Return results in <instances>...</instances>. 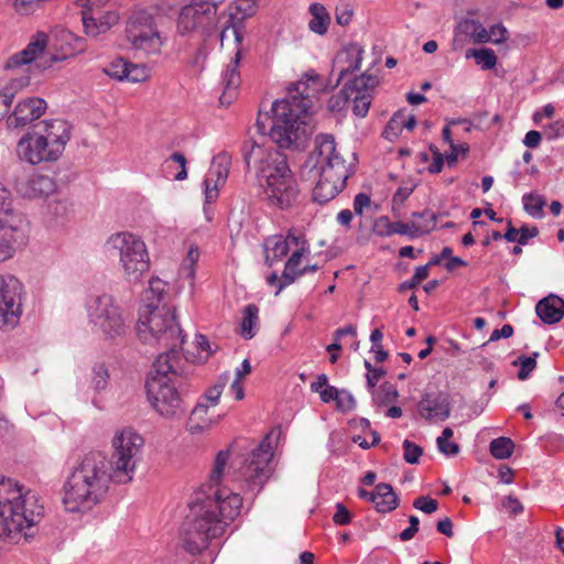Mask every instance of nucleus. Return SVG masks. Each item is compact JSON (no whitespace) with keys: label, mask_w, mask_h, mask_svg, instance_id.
<instances>
[{"label":"nucleus","mask_w":564,"mask_h":564,"mask_svg":"<svg viewBox=\"0 0 564 564\" xmlns=\"http://www.w3.org/2000/svg\"><path fill=\"white\" fill-rule=\"evenodd\" d=\"M229 456L228 449L217 453L208 482L194 494L189 502L181 538L183 547L191 554L203 552L214 540L220 539L229 521L240 513V495L219 484Z\"/></svg>","instance_id":"nucleus-1"},{"label":"nucleus","mask_w":564,"mask_h":564,"mask_svg":"<svg viewBox=\"0 0 564 564\" xmlns=\"http://www.w3.org/2000/svg\"><path fill=\"white\" fill-rule=\"evenodd\" d=\"M322 77L315 72L306 73L302 79L288 89V97L272 104L270 117L259 113L257 128L261 134H268L280 148L290 149L304 143L313 132L311 110L313 100L323 90Z\"/></svg>","instance_id":"nucleus-2"},{"label":"nucleus","mask_w":564,"mask_h":564,"mask_svg":"<svg viewBox=\"0 0 564 564\" xmlns=\"http://www.w3.org/2000/svg\"><path fill=\"white\" fill-rule=\"evenodd\" d=\"M242 156L247 169L254 170L268 204L280 209L290 208L297 198L299 187L283 153L256 142H246Z\"/></svg>","instance_id":"nucleus-3"},{"label":"nucleus","mask_w":564,"mask_h":564,"mask_svg":"<svg viewBox=\"0 0 564 564\" xmlns=\"http://www.w3.org/2000/svg\"><path fill=\"white\" fill-rule=\"evenodd\" d=\"M112 476L109 463L99 452L84 456L63 485V505L67 512L85 513L101 502Z\"/></svg>","instance_id":"nucleus-4"},{"label":"nucleus","mask_w":564,"mask_h":564,"mask_svg":"<svg viewBox=\"0 0 564 564\" xmlns=\"http://www.w3.org/2000/svg\"><path fill=\"white\" fill-rule=\"evenodd\" d=\"M306 166L317 177L312 195L313 200L321 205L335 198L354 174L352 164L346 162L336 147L335 138L328 133L315 137Z\"/></svg>","instance_id":"nucleus-5"},{"label":"nucleus","mask_w":564,"mask_h":564,"mask_svg":"<svg viewBox=\"0 0 564 564\" xmlns=\"http://www.w3.org/2000/svg\"><path fill=\"white\" fill-rule=\"evenodd\" d=\"M44 508L31 490L11 478L2 477V540L13 544L29 542Z\"/></svg>","instance_id":"nucleus-6"},{"label":"nucleus","mask_w":564,"mask_h":564,"mask_svg":"<svg viewBox=\"0 0 564 564\" xmlns=\"http://www.w3.org/2000/svg\"><path fill=\"white\" fill-rule=\"evenodd\" d=\"M70 124L63 119L43 120L17 143V154L31 165L58 161L70 140Z\"/></svg>","instance_id":"nucleus-7"},{"label":"nucleus","mask_w":564,"mask_h":564,"mask_svg":"<svg viewBox=\"0 0 564 564\" xmlns=\"http://www.w3.org/2000/svg\"><path fill=\"white\" fill-rule=\"evenodd\" d=\"M173 352L160 354L145 382L147 397L153 410L166 420H180L186 409L177 390Z\"/></svg>","instance_id":"nucleus-8"},{"label":"nucleus","mask_w":564,"mask_h":564,"mask_svg":"<svg viewBox=\"0 0 564 564\" xmlns=\"http://www.w3.org/2000/svg\"><path fill=\"white\" fill-rule=\"evenodd\" d=\"M137 330L141 340H155L169 349L166 352H173L174 359H178L177 349L182 347L184 336L171 307L153 303L143 305L140 308Z\"/></svg>","instance_id":"nucleus-9"},{"label":"nucleus","mask_w":564,"mask_h":564,"mask_svg":"<svg viewBox=\"0 0 564 564\" xmlns=\"http://www.w3.org/2000/svg\"><path fill=\"white\" fill-rule=\"evenodd\" d=\"M163 18L148 9L133 10L126 22V39L134 51L159 55L169 36L162 30Z\"/></svg>","instance_id":"nucleus-10"},{"label":"nucleus","mask_w":564,"mask_h":564,"mask_svg":"<svg viewBox=\"0 0 564 564\" xmlns=\"http://www.w3.org/2000/svg\"><path fill=\"white\" fill-rule=\"evenodd\" d=\"M88 323L105 340L122 339L129 325L122 308L109 294L90 296L86 301Z\"/></svg>","instance_id":"nucleus-11"},{"label":"nucleus","mask_w":564,"mask_h":564,"mask_svg":"<svg viewBox=\"0 0 564 564\" xmlns=\"http://www.w3.org/2000/svg\"><path fill=\"white\" fill-rule=\"evenodd\" d=\"M108 251L119 257L126 279L138 282L150 268V258L144 241L129 231L111 235L106 241Z\"/></svg>","instance_id":"nucleus-12"},{"label":"nucleus","mask_w":564,"mask_h":564,"mask_svg":"<svg viewBox=\"0 0 564 564\" xmlns=\"http://www.w3.org/2000/svg\"><path fill=\"white\" fill-rule=\"evenodd\" d=\"M113 453L110 460L112 481L130 482L142 459L144 438L132 429L118 431L112 438Z\"/></svg>","instance_id":"nucleus-13"},{"label":"nucleus","mask_w":564,"mask_h":564,"mask_svg":"<svg viewBox=\"0 0 564 564\" xmlns=\"http://www.w3.org/2000/svg\"><path fill=\"white\" fill-rule=\"evenodd\" d=\"M224 0H191L183 6L176 20V32L182 36L198 34L212 36L219 24L218 8Z\"/></svg>","instance_id":"nucleus-14"},{"label":"nucleus","mask_w":564,"mask_h":564,"mask_svg":"<svg viewBox=\"0 0 564 564\" xmlns=\"http://www.w3.org/2000/svg\"><path fill=\"white\" fill-rule=\"evenodd\" d=\"M272 434H268L240 467L238 480L250 491L259 492L270 477L269 463L273 457Z\"/></svg>","instance_id":"nucleus-15"},{"label":"nucleus","mask_w":564,"mask_h":564,"mask_svg":"<svg viewBox=\"0 0 564 564\" xmlns=\"http://www.w3.org/2000/svg\"><path fill=\"white\" fill-rule=\"evenodd\" d=\"M30 226L25 216L13 209L2 212V261L13 258L29 242Z\"/></svg>","instance_id":"nucleus-16"},{"label":"nucleus","mask_w":564,"mask_h":564,"mask_svg":"<svg viewBox=\"0 0 564 564\" xmlns=\"http://www.w3.org/2000/svg\"><path fill=\"white\" fill-rule=\"evenodd\" d=\"M378 84L377 76L365 73L345 85L344 94L352 101L354 115L360 118L367 116L372 100V91Z\"/></svg>","instance_id":"nucleus-17"},{"label":"nucleus","mask_w":564,"mask_h":564,"mask_svg":"<svg viewBox=\"0 0 564 564\" xmlns=\"http://www.w3.org/2000/svg\"><path fill=\"white\" fill-rule=\"evenodd\" d=\"M230 165L231 155L229 153L220 152L214 156L210 169L204 180V194L206 203H213L218 198V187L226 182Z\"/></svg>","instance_id":"nucleus-18"},{"label":"nucleus","mask_w":564,"mask_h":564,"mask_svg":"<svg viewBox=\"0 0 564 564\" xmlns=\"http://www.w3.org/2000/svg\"><path fill=\"white\" fill-rule=\"evenodd\" d=\"M46 101L42 98L32 97L20 101L13 112L7 118L8 129L25 127L39 119L46 109Z\"/></svg>","instance_id":"nucleus-19"},{"label":"nucleus","mask_w":564,"mask_h":564,"mask_svg":"<svg viewBox=\"0 0 564 564\" xmlns=\"http://www.w3.org/2000/svg\"><path fill=\"white\" fill-rule=\"evenodd\" d=\"M260 0H235L228 7V14L231 21V26H226L220 32V42L223 43L226 36V33L231 30L237 45H241L243 36L240 28L237 23H241L245 20L254 15L259 9Z\"/></svg>","instance_id":"nucleus-20"},{"label":"nucleus","mask_w":564,"mask_h":564,"mask_svg":"<svg viewBox=\"0 0 564 564\" xmlns=\"http://www.w3.org/2000/svg\"><path fill=\"white\" fill-rule=\"evenodd\" d=\"M362 47L357 43H351L340 50L333 62V73L337 74L336 85H338L349 73L358 70L362 62Z\"/></svg>","instance_id":"nucleus-21"},{"label":"nucleus","mask_w":564,"mask_h":564,"mask_svg":"<svg viewBox=\"0 0 564 564\" xmlns=\"http://www.w3.org/2000/svg\"><path fill=\"white\" fill-rule=\"evenodd\" d=\"M420 415L426 421H445L451 415L448 397L444 393H426L417 404Z\"/></svg>","instance_id":"nucleus-22"},{"label":"nucleus","mask_w":564,"mask_h":564,"mask_svg":"<svg viewBox=\"0 0 564 564\" xmlns=\"http://www.w3.org/2000/svg\"><path fill=\"white\" fill-rule=\"evenodd\" d=\"M48 35L43 31H37L24 50L13 54L6 64V69L10 70L35 61L46 48Z\"/></svg>","instance_id":"nucleus-23"},{"label":"nucleus","mask_w":564,"mask_h":564,"mask_svg":"<svg viewBox=\"0 0 564 564\" xmlns=\"http://www.w3.org/2000/svg\"><path fill=\"white\" fill-rule=\"evenodd\" d=\"M119 19L120 17L117 11H106L104 13L98 12L97 14H94L90 11L82 12L85 33L93 37L109 31L119 22Z\"/></svg>","instance_id":"nucleus-24"},{"label":"nucleus","mask_w":564,"mask_h":564,"mask_svg":"<svg viewBox=\"0 0 564 564\" xmlns=\"http://www.w3.org/2000/svg\"><path fill=\"white\" fill-rule=\"evenodd\" d=\"M241 58L240 48L237 50L235 57L226 66L223 76V94L219 98L223 105H229L237 96V90L241 84L240 73L238 70Z\"/></svg>","instance_id":"nucleus-25"},{"label":"nucleus","mask_w":564,"mask_h":564,"mask_svg":"<svg viewBox=\"0 0 564 564\" xmlns=\"http://www.w3.org/2000/svg\"><path fill=\"white\" fill-rule=\"evenodd\" d=\"M376 235L380 237H391L393 235L408 236L411 239L420 237V234L426 231L420 226L408 225V223H392L388 216H380L373 224Z\"/></svg>","instance_id":"nucleus-26"},{"label":"nucleus","mask_w":564,"mask_h":564,"mask_svg":"<svg viewBox=\"0 0 564 564\" xmlns=\"http://www.w3.org/2000/svg\"><path fill=\"white\" fill-rule=\"evenodd\" d=\"M301 238L294 234H289L286 237L272 236L264 241L265 262L272 267L275 262L285 257L291 246H299Z\"/></svg>","instance_id":"nucleus-27"},{"label":"nucleus","mask_w":564,"mask_h":564,"mask_svg":"<svg viewBox=\"0 0 564 564\" xmlns=\"http://www.w3.org/2000/svg\"><path fill=\"white\" fill-rule=\"evenodd\" d=\"M57 185L53 177L43 174H36L22 183L19 191L28 198H42L56 192Z\"/></svg>","instance_id":"nucleus-28"},{"label":"nucleus","mask_w":564,"mask_h":564,"mask_svg":"<svg viewBox=\"0 0 564 564\" xmlns=\"http://www.w3.org/2000/svg\"><path fill=\"white\" fill-rule=\"evenodd\" d=\"M535 312L543 323L555 324L564 316V301L557 295H549L538 302Z\"/></svg>","instance_id":"nucleus-29"},{"label":"nucleus","mask_w":564,"mask_h":564,"mask_svg":"<svg viewBox=\"0 0 564 564\" xmlns=\"http://www.w3.org/2000/svg\"><path fill=\"white\" fill-rule=\"evenodd\" d=\"M371 502L375 503L378 512L387 513L398 507L399 499L392 486L381 482L376 486V496H371Z\"/></svg>","instance_id":"nucleus-30"},{"label":"nucleus","mask_w":564,"mask_h":564,"mask_svg":"<svg viewBox=\"0 0 564 564\" xmlns=\"http://www.w3.org/2000/svg\"><path fill=\"white\" fill-rule=\"evenodd\" d=\"M24 299L23 284L13 275L2 276V304L23 306Z\"/></svg>","instance_id":"nucleus-31"},{"label":"nucleus","mask_w":564,"mask_h":564,"mask_svg":"<svg viewBox=\"0 0 564 564\" xmlns=\"http://www.w3.org/2000/svg\"><path fill=\"white\" fill-rule=\"evenodd\" d=\"M308 12L312 15L308 29L315 34L325 35L330 24V15L326 8L318 2H314L310 6Z\"/></svg>","instance_id":"nucleus-32"},{"label":"nucleus","mask_w":564,"mask_h":564,"mask_svg":"<svg viewBox=\"0 0 564 564\" xmlns=\"http://www.w3.org/2000/svg\"><path fill=\"white\" fill-rule=\"evenodd\" d=\"M304 251L305 248L302 246L292 252L291 257L285 263V268L282 273V282L279 284L278 290L275 291V295H278L285 286L293 283L299 276V264Z\"/></svg>","instance_id":"nucleus-33"},{"label":"nucleus","mask_w":564,"mask_h":564,"mask_svg":"<svg viewBox=\"0 0 564 564\" xmlns=\"http://www.w3.org/2000/svg\"><path fill=\"white\" fill-rule=\"evenodd\" d=\"M457 31L468 36L475 43L489 42V37L487 36V30L479 21L473 19H465L459 22Z\"/></svg>","instance_id":"nucleus-34"},{"label":"nucleus","mask_w":564,"mask_h":564,"mask_svg":"<svg viewBox=\"0 0 564 564\" xmlns=\"http://www.w3.org/2000/svg\"><path fill=\"white\" fill-rule=\"evenodd\" d=\"M258 313L259 310L254 304H249L245 307L241 322V336L245 339L254 337L259 322Z\"/></svg>","instance_id":"nucleus-35"},{"label":"nucleus","mask_w":564,"mask_h":564,"mask_svg":"<svg viewBox=\"0 0 564 564\" xmlns=\"http://www.w3.org/2000/svg\"><path fill=\"white\" fill-rule=\"evenodd\" d=\"M372 402L376 406L381 408L394 402L398 397L397 388L389 382H384L377 390L372 392Z\"/></svg>","instance_id":"nucleus-36"},{"label":"nucleus","mask_w":564,"mask_h":564,"mask_svg":"<svg viewBox=\"0 0 564 564\" xmlns=\"http://www.w3.org/2000/svg\"><path fill=\"white\" fill-rule=\"evenodd\" d=\"M474 57L476 64L482 69H492L497 64V56L491 48H471L466 52V58Z\"/></svg>","instance_id":"nucleus-37"},{"label":"nucleus","mask_w":564,"mask_h":564,"mask_svg":"<svg viewBox=\"0 0 564 564\" xmlns=\"http://www.w3.org/2000/svg\"><path fill=\"white\" fill-rule=\"evenodd\" d=\"M523 209L533 218L543 217V208L546 205V200L543 196L538 194H524L522 196Z\"/></svg>","instance_id":"nucleus-38"},{"label":"nucleus","mask_w":564,"mask_h":564,"mask_svg":"<svg viewBox=\"0 0 564 564\" xmlns=\"http://www.w3.org/2000/svg\"><path fill=\"white\" fill-rule=\"evenodd\" d=\"M437 217H438L437 214H435L434 212L429 210V209H426L422 213H413L412 218L408 223V225H415V226H420L423 229H425L426 231L420 234V237H421V236L430 234L431 231H433L435 229L436 223H437Z\"/></svg>","instance_id":"nucleus-39"},{"label":"nucleus","mask_w":564,"mask_h":564,"mask_svg":"<svg viewBox=\"0 0 564 564\" xmlns=\"http://www.w3.org/2000/svg\"><path fill=\"white\" fill-rule=\"evenodd\" d=\"M454 432L451 427H445L442 434L436 438V445L440 453L447 457H454L459 453V445L456 442H451Z\"/></svg>","instance_id":"nucleus-40"},{"label":"nucleus","mask_w":564,"mask_h":564,"mask_svg":"<svg viewBox=\"0 0 564 564\" xmlns=\"http://www.w3.org/2000/svg\"><path fill=\"white\" fill-rule=\"evenodd\" d=\"M23 314V306L14 304H2V330L13 329L20 324Z\"/></svg>","instance_id":"nucleus-41"},{"label":"nucleus","mask_w":564,"mask_h":564,"mask_svg":"<svg viewBox=\"0 0 564 564\" xmlns=\"http://www.w3.org/2000/svg\"><path fill=\"white\" fill-rule=\"evenodd\" d=\"M489 449L495 458L507 459L513 453L514 443L509 437L501 436L490 442Z\"/></svg>","instance_id":"nucleus-42"},{"label":"nucleus","mask_w":564,"mask_h":564,"mask_svg":"<svg viewBox=\"0 0 564 564\" xmlns=\"http://www.w3.org/2000/svg\"><path fill=\"white\" fill-rule=\"evenodd\" d=\"M129 61L118 57L111 61L105 68L104 73L118 82H124L127 78Z\"/></svg>","instance_id":"nucleus-43"},{"label":"nucleus","mask_w":564,"mask_h":564,"mask_svg":"<svg viewBox=\"0 0 564 564\" xmlns=\"http://www.w3.org/2000/svg\"><path fill=\"white\" fill-rule=\"evenodd\" d=\"M109 371L105 364H96L91 370L90 383L94 390L102 391L108 387Z\"/></svg>","instance_id":"nucleus-44"},{"label":"nucleus","mask_w":564,"mask_h":564,"mask_svg":"<svg viewBox=\"0 0 564 564\" xmlns=\"http://www.w3.org/2000/svg\"><path fill=\"white\" fill-rule=\"evenodd\" d=\"M199 259V250L197 247L192 246L180 269V273L189 280L195 278V265Z\"/></svg>","instance_id":"nucleus-45"},{"label":"nucleus","mask_w":564,"mask_h":564,"mask_svg":"<svg viewBox=\"0 0 564 564\" xmlns=\"http://www.w3.org/2000/svg\"><path fill=\"white\" fill-rule=\"evenodd\" d=\"M404 129V111L395 112L389 120L383 137L390 141L397 139Z\"/></svg>","instance_id":"nucleus-46"},{"label":"nucleus","mask_w":564,"mask_h":564,"mask_svg":"<svg viewBox=\"0 0 564 564\" xmlns=\"http://www.w3.org/2000/svg\"><path fill=\"white\" fill-rule=\"evenodd\" d=\"M150 78V69L143 64L129 62L126 82L143 83Z\"/></svg>","instance_id":"nucleus-47"},{"label":"nucleus","mask_w":564,"mask_h":564,"mask_svg":"<svg viewBox=\"0 0 564 564\" xmlns=\"http://www.w3.org/2000/svg\"><path fill=\"white\" fill-rule=\"evenodd\" d=\"M536 356L538 352H534L533 356H520L517 360L513 361V365L520 366V370L518 372V378L520 380L528 379L530 373L535 369Z\"/></svg>","instance_id":"nucleus-48"},{"label":"nucleus","mask_w":564,"mask_h":564,"mask_svg":"<svg viewBox=\"0 0 564 564\" xmlns=\"http://www.w3.org/2000/svg\"><path fill=\"white\" fill-rule=\"evenodd\" d=\"M165 292V284L160 279H152L150 281L149 289L145 292V300L149 301V303L158 304L160 305V302L163 299Z\"/></svg>","instance_id":"nucleus-49"},{"label":"nucleus","mask_w":564,"mask_h":564,"mask_svg":"<svg viewBox=\"0 0 564 564\" xmlns=\"http://www.w3.org/2000/svg\"><path fill=\"white\" fill-rule=\"evenodd\" d=\"M354 8L347 2L338 4L335 9L336 23L341 26H347L352 21Z\"/></svg>","instance_id":"nucleus-50"},{"label":"nucleus","mask_w":564,"mask_h":564,"mask_svg":"<svg viewBox=\"0 0 564 564\" xmlns=\"http://www.w3.org/2000/svg\"><path fill=\"white\" fill-rule=\"evenodd\" d=\"M206 405L198 404L192 411L188 423V430L192 434L202 432L205 429L204 424H200L196 421L202 419V416L206 413Z\"/></svg>","instance_id":"nucleus-51"},{"label":"nucleus","mask_w":564,"mask_h":564,"mask_svg":"<svg viewBox=\"0 0 564 564\" xmlns=\"http://www.w3.org/2000/svg\"><path fill=\"white\" fill-rule=\"evenodd\" d=\"M403 457L405 462L409 464H416L419 462V458L423 454V449L419 445L410 442L409 440H405L403 442Z\"/></svg>","instance_id":"nucleus-52"},{"label":"nucleus","mask_w":564,"mask_h":564,"mask_svg":"<svg viewBox=\"0 0 564 564\" xmlns=\"http://www.w3.org/2000/svg\"><path fill=\"white\" fill-rule=\"evenodd\" d=\"M413 507L417 510L431 514L437 510L438 502L429 496H420L414 500Z\"/></svg>","instance_id":"nucleus-53"},{"label":"nucleus","mask_w":564,"mask_h":564,"mask_svg":"<svg viewBox=\"0 0 564 564\" xmlns=\"http://www.w3.org/2000/svg\"><path fill=\"white\" fill-rule=\"evenodd\" d=\"M166 163H177L178 164V171L174 175V178L176 181H184L187 177V170H186V158L181 152H174Z\"/></svg>","instance_id":"nucleus-54"},{"label":"nucleus","mask_w":564,"mask_h":564,"mask_svg":"<svg viewBox=\"0 0 564 564\" xmlns=\"http://www.w3.org/2000/svg\"><path fill=\"white\" fill-rule=\"evenodd\" d=\"M195 345L199 352H204V358L210 357L218 349L216 344H212L208 338L202 334L196 335Z\"/></svg>","instance_id":"nucleus-55"},{"label":"nucleus","mask_w":564,"mask_h":564,"mask_svg":"<svg viewBox=\"0 0 564 564\" xmlns=\"http://www.w3.org/2000/svg\"><path fill=\"white\" fill-rule=\"evenodd\" d=\"M336 405L339 410L347 412L356 406V401L352 394L347 390H339L336 400Z\"/></svg>","instance_id":"nucleus-56"},{"label":"nucleus","mask_w":564,"mask_h":564,"mask_svg":"<svg viewBox=\"0 0 564 564\" xmlns=\"http://www.w3.org/2000/svg\"><path fill=\"white\" fill-rule=\"evenodd\" d=\"M489 42L500 44L507 40V29L502 24H495L487 30Z\"/></svg>","instance_id":"nucleus-57"},{"label":"nucleus","mask_w":564,"mask_h":564,"mask_svg":"<svg viewBox=\"0 0 564 564\" xmlns=\"http://www.w3.org/2000/svg\"><path fill=\"white\" fill-rule=\"evenodd\" d=\"M502 507L511 514L517 516L523 512V505L513 496H508L502 500Z\"/></svg>","instance_id":"nucleus-58"},{"label":"nucleus","mask_w":564,"mask_h":564,"mask_svg":"<svg viewBox=\"0 0 564 564\" xmlns=\"http://www.w3.org/2000/svg\"><path fill=\"white\" fill-rule=\"evenodd\" d=\"M544 133L549 140H554L560 137H563L564 135V122L562 120L552 122L551 124L547 126Z\"/></svg>","instance_id":"nucleus-59"},{"label":"nucleus","mask_w":564,"mask_h":564,"mask_svg":"<svg viewBox=\"0 0 564 564\" xmlns=\"http://www.w3.org/2000/svg\"><path fill=\"white\" fill-rule=\"evenodd\" d=\"M333 521L339 525L348 524L351 521L350 512L343 505L337 503Z\"/></svg>","instance_id":"nucleus-60"},{"label":"nucleus","mask_w":564,"mask_h":564,"mask_svg":"<svg viewBox=\"0 0 564 564\" xmlns=\"http://www.w3.org/2000/svg\"><path fill=\"white\" fill-rule=\"evenodd\" d=\"M412 192H413L412 186H400L392 197L393 208L397 205L401 206L409 198V196L412 194Z\"/></svg>","instance_id":"nucleus-61"},{"label":"nucleus","mask_w":564,"mask_h":564,"mask_svg":"<svg viewBox=\"0 0 564 564\" xmlns=\"http://www.w3.org/2000/svg\"><path fill=\"white\" fill-rule=\"evenodd\" d=\"M47 213L54 217H64L67 213V205L62 200H53L47 204Z\"/></svg>","instance_id":"nucleus-62"},{"label":"nucleus","mask_w":564,"mask_h":564,"mask_svg":"<svg viewBox=\"0 0 564 564\" xmlns=\"http://www.w3.org/2000/svg\"><path fill=\"white\" fill-rule=\"evenodd\" d=\"M371 204L370 197L365 193H359L355 196L354 199V210L357 215H362L365 208L369 207Z\"/></svg>","instance_id":"nucleus-63"},{"label":"nucleus","mask_w":564,"mask_h":564,"mask_svg":"<svg viewBox=\"0 0 564 564\" xmlns=\"http://www.w3.org/2000/svg\"><path fill=\"white\" fill-rule=\"evenodd\" d=\"M224 387L225 382L223 381L206 391L205 398L212 405H216L219 401Z\"/></svg>","instance_id":"nucleus-64"}]
</instances>
